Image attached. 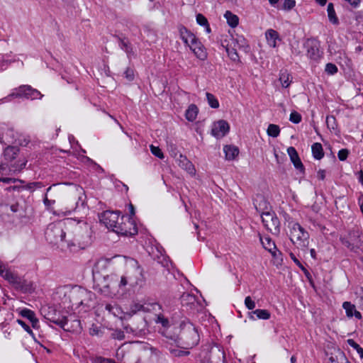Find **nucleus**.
Returning <instances> with one entry per match:
<instances>
[{"label":"nucleus","mask_w":363,"mask_h":363,"mask_svg":"<svg viewBox=\"0 0 363 363\" xmlns=\"http://www.w3.org/2000/svg\"><path fill=\"white\" fill-rule=\"evenodd\" d=\"M127 284L126 277H121L119 281L116 275H108L96 284V289L104 296L114 298L123 293Z\"/></svg>","instance_id":"f257e3e1"},{"label":"nucleus","mask_w":363,"mask_h":363,"mask_svg":"<svg viewBox=\"0 0 363 363\" xmlns=\"http://www.w3.org/2000/svg\"><path fill=\"white\" fill-rule=\"evenodd\" d=\"M65 235L62 223L50 224L45 231L46 239L50 243L58 245L62 249L67 248L70 251H75V245L65 240Z\"/></svg>","instance_id":"f03ea898"},{"label":"nucleus","mask_w":363,"mask_h":363,"mask_svg":"<svg viewBox=\"0 0 363 363\" xmlns=\"http://www.w3.org/2000/svg\"><path fill=\"white\" fill-rule=\"evenodd\" d=\"M126 272L125 275L122 277H126L128 284L134 286L140 284L143 280V270L138 264V262L130 257H123Z\"/></svg>","instance_id":"7ed1b4c3"},{"label":"nucleus","mask_w":363,"mask_h":363,"mask_svg":"<svg viewBox=\"0 0 363 363\" xmlns=\"http://www.w3.org/2000/svg\"><path fill=\"white\" fill-rule=\"evenodd\" d=\"M181 339L186 345V349L197 345L200 340V336L197 328L189 320H183L180 323Z\"/></svg>","instance_id":"20e7f679"},{"label":"nucleus","mask_w":363,"mask_h":363,"mask_svg":"<svg viewBox=\"0 0 363 363\" xmlns=\"http://www.w3.org/2000/svg\"><path fill=\"white\" fill-rule=\"evenodd\" d=\"M43 94L29 85H21L18 88L13 89L11 92L6 96L0 99V105L11 101L15 98H26L28 99L35 100L41 99Z\"/></svg>","instance_id":"39448f33"},{"label":"nucleus","mask_w":363,"mask_h":363,"mask_svg":"<svg viewBox=\"0 0 363 363\" xmlns=\"http://www.w3.org/2000/svg\"><path fill=\"white\" fill-rule=\"evenodd\" d=\"M290 240L297 247L305 249L309 244V233L298 223H290Z\"/></svg>","instance_id":"423d86ee"},{"label":"nucleus","mask_w":363,"mask_h":363,"mask_svg":"<svg viewBox=\"0 0 363 363\" xmlns=\"http://www.w3.org/2000/svg\"><path fill=\"white\" fill-rule=\"evenodd\" d=\"M41 313L47 320L58 325L64 330H66L65 326L67 324V315L61 313L52 306L43 308Z\"/></svg>","instance_id":"0eeeda50"},{"label":"nucleus","mask_w":363,"mask_h":363,"mask_svg":"<svg viewBox=\"0 0 363 363\" xmlns=\"http://www.w3.org/2000/svg\"><path fill=\"white\" fill-rule=\"evenodd\" d=\"M18 153V149L16 147L9 146L4 151V158L8 162L11 163V166L14 172L23 169L27 163L25 159L18 160L13 163Z\"/></svg>","instance_id":"6e6552de"},{"label":"nucleus","mask_w":363,"mask_h":363,"mask_svg":"<svg viewBox=\"0 0 363 363\" xmlns=\"http://www.w3.org/2000/svg\"><path fill=\"white\" fill-rule=\"evenodd\" d=\"M264 227L273 234H278L280 231V222L273 211H264L261 214Z\"/></svg>","instance_id":"1a4fd4ad"},{"label":"nucleus","mask_w":363,"mask_h":363,"mask_svg":"<svg viewBox=\"0 0 363 363\" xmlns=\"http://www.w3.org/2000/svg\"><path fill=\"white\" fill-rule=\"evenodd\" d=\"M113 232L121 235L132 236L138 233V228L133 218H126L125 221L123 220L116 228H113Z\"/></svg>","instance_id":"9d476101"},{"label":"nucleus","mask_w":363,"mask_h":363,"mask_svg":"<svg viewBox=\"0 0 363 363\" xmlns=\"http://www.w3.org/2000/svg\"><path fill=\"white\" fill-rule=\"evenodd\" d=\"M124 220L123 216H120L118 212L107 211L104 212L100 216V220L106 227L113 232V228L118 225L119 220Z\"/></svg>","instance_id":"9b49d317"},{"label":"nucleus","mask_w":363,"mask_h":363,"mask_svg":"<svg viewBox=\"0 0 363 363\" xmlns=\"http://www.w3.org/2000/svg\"><path fill=\"white\" fill-rule=\"evenodd\" d=\"M179 35L184 43L187 45L192 52L202 44L194 33L184 26L179 28Z\"/></svg>","instance_id":"f8f14e48"},{"label":"nucleus","mask_w":363,"mask_h":363,"mask_svg":"<svg viewBox=\"0 0 363 363\" xmlns=\"http://www.w3.org/2000/svg\"><path fill=\"white\" fill-rule=\"evenodd\" d=\"M260 242L263 247L272 255L277 264L282 261L281 253L277 250L274 242L268 235L260 236Z\"/></svg>","instance_id":"ddd939ff"},{"label":"nucleus","mask_w":363,"mask_h":363,"mask_svg":"<svg viewBox=\"0 0 363 363\" xmlns=\"http://www.w3.org/2000/svg\"><path fill=\"white\" fill-rule=\"evenodd\" d=\"M307 57L313 62H318L322 57L320 44L314 40H308L306 43Z\"/></svg>","instance_id":"4468645a"},{"label":"nucleus","mask_w":363,"mask_h":363,"mask_svg":"<svg viewBox=\"0 0 363 363\" xmlns=\"http://www.w3.org/2000/svg\"><path fill=\"white\" fill-rule=\"evenodd\" d=\"M230 131V125L225 120H218L214 122L211 127V135L217 139L225 136Z\"/></svg>","instance_id":"2eb2a0df"},{"label":"nucleus","mask_w":363,"mask_h":363,"mask_svg":"<svg viewBox=\"0 0 363 363\" xmlns=\"http://www.w3.org/2000/svg\"><path fill=\"white\" fill-rule=\"evenodd\" d=\"M157 309H160V306L157 303L145 304L135 303L131 306L130 309L129 311H127L128 318H130L132 315H133L134 314L139 311H156Z\"/></svg>","instance_id":"dca6fc26"},{"label":"nucleus","mask_w":363,"mask_h":363,"mask_svg":"<svg viewBox=\"0 0 363 363\" xmlns=\"http://www.w3.org/2000/svg\"><path fill=\"white\" fill-rule=\"evenodd\" d=\"M16 312L23 318L28 319L34 329H38L39 328V320L34 311L26 308H19L16 309Z\"/></svg>","instance_id":"f3484780"},{"label":"nucleus","mask_w":363,"mask_h":363,"mask_svg":"<svg viewBox=\"0 0 363 363\" xmlns=\"http://www.w3.org/2000/svg\"><path fill=\"white\" fill-rule=\"evenodd\" d=\"M264 35L267 43L270 48H277L281 41L279 33L272 28L267 29Z\"/></svg>","instance_id":"a211bd4d"},{"label":"nucleus","mask_w":363,"mask_h":363,"mask_svg":"<svg viewBox=\"0 0 363 363\" xmlns=\"http://www.w3.org/2000/svg\"><path fill=\"white\" fill-rule=\"evenodd\" d=\"M287 153L295 168L303 172L304 167L296 150L294 147H289L287 148Z\"/></svg>","instance_id":"6ab92c4d"},{"label":"nucleus","mask_w":363,"mask_h":363,"mask_svg":"<svg viewBox=\"0 0 363 363\" xmlns=\"http://www.w3.org/2000/svg\"><path fill=\"white\" fill-rule=\"evenodd\" d=\"M247 316L249 319L252 321L257 320H267L271 318V313L267 309H255L251 312H249Z\"/></svg>","instance_id":"aec40b11"},{"label":"nucleus","mask_w":363,"mask_h":363,"mask_svg":"<svg viewBox=\"0 0 363 363\" xmlns=\"http://www.w3.org/2000/svg\"><path fill=\"white\" fill-rule=\"evenodd\" d=\"M178 161L179 167L186 171L188 174L191 176L196 175V171L195 167L193 163L187 159L186 157L181 155Z\"/></svg>","instance_id":"412c9836"},{"label":"nucleus","mask_w":363,"mask_h":363,"mask_svg":"<svg viewBox=\"0 0 363 363\" xmlns=\"http://www.w3.org/2000/svg\"><path fill=\"white\" fill-rule=\"evenodd\" d=\"M106 310L111 313L115 317H117L121 320L128 319L127 311H124L121 307L116 304H106Z\"/></svg>","instance_id":"4be33fe9"},{"label":"nucleus","mask_w":363,"mask_h":363,"mask_svg":"<svg viewBox=\"0 0 363 363\" xmlns=\"http://www.w3.org/2000/svg\"><path fill=\"white\" fill-rule=\"evenodd\" d=\"M342 307L345 309L346 315L348 318H352L354 316L358 320H360L362 318L361 313L357 311L355 306L354 304H352L350 302H344L342 304Z\"/></svg>","instance_id":"5701e85b"},{"label":"nucleus","mask_w":363,"mask_h":363,"mask_svg":"<svg viewBox=\"0 0 363 363\" xmlns=\"http://www.w3.org/2000/svg\"><path fill=\"white\" fill-rule=\"evenodd\" d=\"M199 108L195 104H190L185 112V117L188 121H194L198 116Z\"/></svg>","instance_id":"b1692460"},{"label":"nucleus","mask_w":363,"mask_h":363,"mask_svg":"<svg viewBox=\"0 0 363 363\" xmlns=\"http://www.w3.org/2000/svg\"><path fill=\"white\" fill-rule=\"evenodd\" d=\"M0 274L9 282L15 283L17 281L18 277L9 269H6V267L0 263Z\"/></svg>","instance_id":"393cba45"},{"label":"nucleus","mask_w":363,"mask_h":363,"mask_svg":"<svg viewBox=\"0 0 363 363\" xmlns=\"http://www.w3.org/2000/svg\"><path fill=\"white\" fill-rule=\"evenodd\" d=\"M223 151L225 155V158L228 160H233L239 153V150L234 145H225L223 147Z\"/></svg>","instance_id":"a878e982"},{"label":"nucleus","mask_w":363,"mask_h":363,"mask_svg":"<svg viewBox=\"0 0 363 363\" xmlns=\"http://www.w3.org/2000/svg\"><path fill=\"white\" fill-rule=\"evenodd\" d=\"M224 18L226 19L227 23L231 28H235L239 23V18L237 15L233 13L230 11H226L224 13Z\"/></svg>","instance_id":"bb28decb"},{"label":"nucleus","mask_w":363,"mask_h":363,"mask_svg":"<svg viewBox=\"0 0 363 363\" xmlns=\"http://www.w3.org/2000/svg\"><path fill=\"white\" fill-rule=\"evenodd\" d=\"M282 87L288 88L292 82V77L287 71H281L279 79Z\"/></svg>","instance_id":"cd10ccee"},{"label":"nucleus","mask_w":363,"mask_h":363,"mask_svg":"<svg viewBox=\"0 0 363 363\" xmlns=\"http://www.w3.org/2000/svg\"><path fill=\"white\" fill-rule=\"evenodd\" d=\"M312 155L314 159L320 160L324 156L322 145L319 143H315L311 147Z\"/></svg>","instance_id":"c85d7f7f"},{"label":"nucleus","mask_w":363,"mask_h":363,"mask_svg":"<svg viewBox=\"0 0 363 363\" xmlns=\"http://www.w3.org/2000/svg\"><path fill=\"white\" fill-rule=\"evenodd\" d=\"M196 21L199 25L204 28L205 31L207 33H210L211 32L208 21L203 14L198 13L196 16Z\"/></svg>","instance_id":"c756f323"},{"label":"nucleus","mask_w":363,"mask_h":363,"mask_svg":"<svg viewBox=\"0 0 363 363\" xmlns=\"http://www.w3.org/2000/svg\"><path fill=\"white\" fill-rule=\"evenodd\" d=\"M74 223H77V225H78V228H83L87 233H89V226L86 223V222H85V221H84L82 220H77V219H73V218H67L65 220L64 224L72 225Z\"/></svg>","instance_id":"7c9ffc66"},{"label":"nucleus","mask_w":363,"mask_h":363,"mask_svg":"<svg viewBox=\"0 0 363 363\" xmlns=\"http://www.w3.org/2000/svg\"><path fill=\"white\" fill-rule=\"evenodd\" d=\"M120 46L121 48L126 52L127 56L129 59L134 55L131 44L128 40H121Z\"/></svg>","instance_id":"2f4dec72"},{"label":"nucleus","mask_w":363,"mask_h":363,"mask_svg":"<svg viewBox=\"0 0 363 363\" xmlns=\"http://www.w3.org/2000/svg\"><path fill=\"white\" fill-rule=\"evenodd\" d=\"M181 301L183 306H189L191 308L196 302V297L189 294H184L182 296Z\"/></svg>","instance_id":"473e14b6"},{"label":"nucleus","mask_w":363,"mask_h":363,"mask_svg":"<svg viewBox=\"0 0 363 363\" xmlns=\"http://www.w3.org/2000/svg\"><path fill=\"white\" fill-rule=\"evenodd\" d=\"M328 16L330 22H331L333 24H337L338 23V18L336 16L335 11L334 9L333 4L332 3L328 4Z\"/></svg>","instance_id":"72a5a7b5"},{"label":"nucleus","mask_w":363,"mask_h":363,"mask_svg":"<svg viewBox=\"0 0 363 363\" xmlns=\"http://www.w3.org/2000/svg\"><path fill=\"white\" fill-rule=\"evenodd\" d=\"M193 52L195 55V56L200 60H206L208 56L206 49L205 48L203 44L196 48L195 50L193 51Z\"/></svg>","instance_id":"f704fd0d"},{"label":"nucleus","mask_w":363,"mask_h":363,"mask_svg":"<svg viewBox=\"0 0 363 363\" xmlns=\"http://www.w3.org/2000/svg\"><path fill=\"white\" fill-rule=\"evenodd\" d=\"M206 100L209 106L212 108H219V101L218 99L213 94L206 92Z\"/></svg>","instance_id":"c9c22d12"},{"label":"nucleus","mask_w":363,"mask_h":363,"mask_svg":"<svg viewBox=\"0 0 363 363\" xmlns=\"http://www.w3.org/2000/svg\"><path fill=\"white\" fill-rule=\"evenodd\" d=\"M189 349L185 348V350L181 349L179 347H169V350L170 354L173 357H183L189 354Z\"/></svg>","instance_id":"e433bc0d"},{"label":"nucleus","mask_w":363,"mask_h":363,"mask_svg":"<svg viewBox=\"0 0 363 363\" xmlns=\"http://www.w3.org/2000/svg\"><path fill=\"white\" fill-rule=\"evenodd\" d=\"M235 41L239 49L242 50L244 52L249 50L248 43L243 36H237Z\"/></svg>","instance_id":"4c0bfd02"},{"label":"nucleus","mask_w":363,"mask_h":363,"mask_svg":"<svg viewBox=\"0 0 363 363\" xmlns=\"http://www.w3.org/2000/svg\"><path fill=\"white\" fill-rule=\"evenodd\" d=\"M267 133L269 136L272 138H277L279 135L280 128L277 125L269 124L267 128Z\"/></svg>","instance_id":"58836bf2"},{"label":"nucleus","mask_w":363,"mask_h":363,"mask_svg":"<svg viewBox=\"0 0 363 363\" xmlns=\"http://www.w3.org/2000/svg\"><path fill=\"white\" fill-rule=\"evenodd\" d=\"M329 360L330 363H350L342 352H339L337 355L331 356Z\"/></svg>","instance_id":"ea45409f"},{"label":"nucleus","mask_w":363,"mask_h":363,"mask_svg":"<svg viewBox=\"0 0 363 363\" xmlns=\"http://www.w3.org/2000/svg\"><path fill=\"white\" fill-rule=\"evenodd\" d=\"M347 344L354 349L359 354V357L363 359V348L359 346L354 340L348 339Z\"/></svg>","instance_id":"a19ab883"},{"label":"nucleus","mask_w":363,"mask_h":363,"mask_svg":"<svg viewBox=\"0 0 363 363\" xmlns=\"http://www.w3.org/2000/svg\"><path fill=\"white\" fill-rule=\"evenodd\" d=\"M89 294L86 289L83 288H77L69 291V296L74 297V296H83Z\"/></svg>","instance_id":"79ce46f5"},{"label":"nucleus","mask_w":363,"mask_h":363,"mask_svg":"<svg viewBox=\"0 0 363 363\" xmlns=\"http://www.w3.org/2000/svg\"><path fill=\"white\" fill-rule=\"evenodd\" d=\"M325 71L328 74L334 75L337 71V67L333 63H328L325 65Z\"/></svg>","instance_id":"37998d69"},{"label":"nucleus","mask_w":363,"mask_h":363,"mask_svg":"<svg viewBox=\"0 0 363 363\" xmlns=\"http://www.w3.org/2000/svg\"><path fill=\"white\" fill-rule=\"evenodd\" d=\"M43 186V184L41 182H30L26 184V186H22V189L33 191L35 189H40Z\"/></svg>","instance_id":"c03bdc74"},{"label":"nucleus","mask_w":363,"mask_h":363,"mask_svg":"<svg viewBox=\"0 0 363 363\" xmlns=\"http://www.w3.org/2000/svg\"><path fill=\"white\" fill-rule=\"evenodd\" d=\"M150 151L153 155H155V157H157L160 159L164 158V154L159 147H156V146L151 145L150 146Z\"/></svg>","instance_id":"a18cd8bd"},{"label":"nucleus","mask_w":363,"mask_h":363,"mask_svg":"<svg viewBox=\"0 0 363 363\" xmlns=\"http://www.w3.org/2000/svg\"><path fill=\"white\" fill-rule=\"evenodd\" d=\"M13 134V131L11 130H7L6 133H3L0 135V142L4 143H9L11 142V140L9 137Z\"/></svg>","instance_id":"49530a36"},{"label":"nucleus","mask_w":363,"mask_h":363,"mask_svg":"<svg viewBox=\"0 0 363 363\" xmlns=\"http://www.w3.org/2000/svg\"><path fill=\"white\" fill-rule=\"evenodd\" d=\"M245 306L248 310L252 311L256 307V303L255 301H253L252 298L250 296H246L245 298Z\"/></svg>","instance_id":"de8ad7c7"},{"label":"nucleus","mask_w":363,"mask_h":363,"mask_svg":"<svg viewBox=\"0 0 363 363\" xmlns=\"http://www.w3.org/2000/svg\"><path fill=\"white\" fill-rule=\"evenodd\" d=\"M156 323L161 324L164 328H168L169 326V320L161 314L157 316Z\"/></svg>","instance_id":"09e8293b"},{"label":"nucleus","mask_w":363,"mask_h":363,"mask_svg":"<svg viewBox=\"0 0 363 363\" xmlns=\"http://www.w3.org/2000/svg\"><path fill=\"white\" fill-rule=\"evenodd\" d=\"M289 120L295 124L299 123L301 121V116L296 111H292L290 114Z\"/></svg>","instance_id":"8fccbe9b"},{"label":"nucleus","mask_w":363,"mask_h":363,"mask_svg":"<svg viewBox=\"0 0 363 363\" xmlns=\"http://www.w3.org/2000/svg\"><path fill=\"white\" fill-rule=\"evenodd\" d=\"M16 322L18 323V325H20L23 329L25 331H26L30 335H31L32 337H34V334L32 331V330L30 329V328L21 319H17L16 320Z\"/></svg>","instance_id":"3c124183"},{"label":"nucleus","mask_w":363,"mask_h":363,"mask_svg":"<svg viewBox=\"0 0 363 363\" xmlns=\"http://www.w3.org/2000/svg\"><path fill=\"white\" fill-rule=\"evenodd\" d=\"M81 151H82V154L78 155L77 157L79 160H80L82 162H85V163L96 164L91 159H90L89 157H88L84 155L86 152V151L84 150L81 149Z\"/></svg>","instance_id":"603ef678"},{"label":"nucleus","mask_w":363,"mask_h":363,"mask_svg":"<svg viewBox=\"0 0 363 363\" xmlns=\"http://www.w3.org/2000/svg\"><path fill=\"white\" fill-rule=\"evenodd\" d=\"M326 123L329 128L335 130L336 128L335 118L333 116H328L326 117Z\"/></svg>","instance_id":"864d4df0"},{"label":"nucleus","mask_w":363,"mask_h":363,"mask_svg":"<svg viewBox=\"0 0 363 363\" xmlns=\"http://www.w3.org/2000/svg\"><path fill=\"white\" fill-rule=\"evenodd\" d=\"M296 5V1L295 0H285L283 4V9L284 10H291L293 9Z\"/></svg>","instance_id":"5fc2aeb1"},{"label":"nucleus","mask_w":363,"mask_h":363,"mask_svg":"<svg viewBox=\"0 0 363 363\" xmlns=\"http://www.w3.org/2000/svg\"><path fill=\"white\" fill-rule=\"evenodd\" d=\"M0 182L6 183V184H11V183H16L19 182L21 184H23L24 182L21 179H17L14 178H10V177H1Z\"/></svg>","instance_id":"6e6d98bb"},{"label":"nucleus","mask_w":363,"mask_h":363,"mask_svg":"<svg viewBox=\"0 0 363 363\" xmlns=\"http://www.w3.org/2000/svg\"><path fill=\"white\" fill-rule=\"evenodd\" d=\"M93 363H116L111 359H106L102 357H96L93 359Z\"/></svg>","instance_id":"4d7b16f0"},{"label":"nucleus","mask_w":363,"mask_h":363,"mask_svg":"<svg viewBox=\"0 0 363 363\" xmlns=\"http://www.w3.org/2000/svg\"><path fill=\"white\" fill-rule=\"evenodd\" d=\"M349 151L347 149H341L337 153L338 159L345 161L348 157Z\"/></svg>","instance_id":"13d9d810"},{"label":"nucleus","mask_w":363,"mask_h":363,"mask_svg":"<svg viewBox=\"0 0 363 363\" xmlns=\"http://www.w3.org/2000/svg\"><path fill=\"white\" fill-rule=\"evenodd\" d=\"M291 259L294 261V262L303 271V272H306V269H305V267L303 266V264L300 262V261L296 257V256L294 255V254L293 253H290L289 255Z\"/></svg>","instance_id":"bf43d9fd"},{"label":"nucleus","mask_w":363,"mask_h":363,"mask_svg":"<svg viewBox=\"0 0 363 363\" xmlns=\"http://www.w3.org/2000/svg\"><path fill=\"white\" fill-rule=\"evenodd\" d=\"M52 186H50L47 189V192L46 194H45V196H44V199H43V203L45 206H51L52 204L55 203V201L54 200H49L48 199V192L51 189Z\"/></svg>","instance_id":"052dcab7"},{"label":"nucleus","mask_w":363,"mask_h":363,"mask_svg":"<svg viewBox=\"0 0 363 363\" xmlns=\"http://www.w3.org/2000/svg\"><path fill=\"white\" fill-rule=\"evenodd\" d=\"M8 66V60L4 55H0V71L5 69Z\"/></svg>","instance_id":"680f3d73"},{"label":"nucleus","mask_w":363,"mask_h":363,"mask_svg":"<svg viewBox=\"0 0 363 363\" xmlns=\"http://www.w3.org/2000/svg\"><path fill=\"white\" fill-rule=\"evenodd\" d=\"M125 77L127 78L128 80L132 81L134 78V74L133 70L128 68L125 72H124Z\"/></svg>","instance_id":"e2e57ef3"},{"label":"nucleus","mask_w":363,"mask_h":363,"mask_svg":"<svg viewBox=\"0 0 363 363\" xmlns=\"http://www.w3.org/2000/svg\"><path fill=\"white\" fill-rule=\"evenodd\" d=\"M22 189H22V186L14 185V186H9V187L6 188L5 190L7 191H20Z\"/></svg>","instance_id":"0e129e2a"},{"label":"nucleus","mask_w":363,"mask_h":363,"mask_svg":"<svg viewBox=\"0 0 363 363\" xmlns=\"http://www.w3.org/2000/svg\"><path fill=\"white\" fill-rule=\"evenodd\" d=\"M317 177L320 180H324L325 178V171L323 169H319L317 172Z\"/></svg>","instance_id":"69168bd1"},{"label":"nucleus","mask_w":363,"mask_h":363,"mask_svg":"<svg viewBox=\"0 0 363 363\" xmlns=\"http://www.w3.org/2000/svg\"><path fill=\"white\" fill-rule=\"evenodd\" d=\"M128 211H129V213H130V217L129 218H133V216L135 215V208L133 206V205L130 203L128 205Z\"/></svg>","instance_id":"338daca9"},{"label":"nucleus","mask_w":363,"mask_h":363,"mask_svg":"<svg viewBox=\"0 0 363 363\" xmlns=\"http://www.w3.org/2000/svg\"><path fill=\"white\" fill-rule=\"evenodd\" d=\"M90 335H97L99 333V329L96 326H92V328L90 329Z\"/></svg>","instance_id":"774afa93"}]
</instances>
